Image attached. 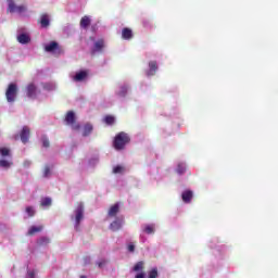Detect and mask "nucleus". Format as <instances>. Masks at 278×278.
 <instances>
[{"instance_id": "f257e3e1", "label": "nucleus", "mask_w": 278, "mask_h": 278, "mask_svg": "<svg viewBox=\"0 0 278 278\" xmlns=\"http://www.w3.org/2000/svg\"><path fill=\"white\" fill-rule=\"evenodd\" d=\"M71 219L74 220V229L75 231H79V226L81 225V222L84 220V204L79 203L76 208L74 210V213L71 216Z\"/></svg>"}, {"instance_id": "f03ea898", "label": "nucleus", "mask_w": 278, "mask_h": 278, "mask_svg": "<svg viewBox=\"0 0 278 278\" xmlns=\"http://www.w3.org/2000/svg\"><path fill=\"white\" fill-rule=\"evenodd\" d=\"M127 142H129V136L125 132H119L114 139L113 147L116 151H122Z\"/></svg>"}, {"instance_id": "7ed1b4c3", "label": "nucleus", "mask_w": 278, "mask_h": 278, "mask_svg": "<svg viewBox=\"0 0 278 278\" xmlns=\"http://www.w3.org/2000/svg\"><path fill=\"white\" fill-rule=\"evenodd\" d=\"M0 155L1 157H7L0 160V168H10V166H12V156L10 155V149L0 148Z\"/></svg>"}, {"instance_id": "20e7f679", "label": "nucleus", "mask_w": 278, "mask_h": 278, "mask_svg": "<svg viewBox=\"0 0 278 278\" xmlns=\"http://www.w3.org/2000/svg\"><path fill=\"white\" fill-rule=\"evenodd\" d=\"M17 94H18V86H16V84L14 83H11L5 91L8 103H14L16 101Z\"/></svg>"}, {"instance_id": "39448f33", "label": "nucleus", "mask_w": 278, "mask_h": 278, "mask_svg": "<svg viewBox=\"0 0 278 278\" xmlns=\"http://www.w3.org/2000/svg\"><path fill=\"white\" fill-rule=\"evenodd\" d=\"M9 7H8V12L11 14H14V12H17V14H23L27 10V7L25 5H16L14 0H8Z\"/></svg>"}, {"instance_id": "423d86ee", "label": "nucleus", "mask_w": 278, "mask_h": 278, "mask_svg": "<svg viewBox=\"0 0 278 278\" xmlns=\"http://www.w3.org/2000/svg\"><path fill=\"white\" fill-rule=\"evenodd\" d=\"M65 123L66 125H70L74 130L80 129L79 124L75 123V112L73 111L67 112L65 116Z\"/></svg>"}, {"instance_id": "0eeeda50", "label": "nucleus", "mask_w": 278, "mask_h": 278, "mask_svg": "<svg viewBox=\"0 0 278 278\" xmlns=\"http://www.w3.org/2000/svg\"><path fill=\"white\" fill-rule=\"evenodd\" d=\"M26 94L28 99H36L38 97V87H36V84L30 83L27 85Z\"/></svg>"}, {"instance_id": "6e6552de", "label": "nucleus", "mask_w": 278, "mask_h": 278, "mask_svg": "<svg viewBox=\"0 0 278 278\" xmlns=\"http://www.w3.org/2000/svg\"><path fill=\"white\" fill-rule=\"evenodd\" d=\"M125 223L123 216L115 217V219L110 224L111 231H118Z\"/></svg>"}, {"instance_id": "1a4fd4ad", "label": "nucleus", "mask_w": 278, "mask_h": 278, "mask_svg": "<svg viewBox=\"0 0 278 278\" xmlns=\"http://www.w3.org/2000/svg\"><path fill=\"white\" fill-rule=\"evenodd\" d=\"M118 212H121V204L115 203L113 206L110 207L109 213H108V220L110 218H118Z\"/></svg>"}, {"instance_id": "9d476101", "label": "nucleus", "mask_w": 278, "mask_h": 278, "mask_svg": "<svg viewBox=\"0 0 278 278\" xmlns=\"http://www.w3.org/2000/svg\"><path fill=\"white\" fill-rule=\"evenodd\" d=\"M38 23L40 24V27L42 29H47V27H49V25H51V18L49 17V14H47V13L41 14Z\"/></svg>"}, {"instance_id": "9b49d317", "label": "nucleus", "mask_w": 278, "mask_h": 278, "mask_svg": "<svg viewBox=\"0 0 278 278\" xmlns=\"http://www.w3.org/2000/svg\"><path fill=\"white\" fill-rule=\"evenodd\" d=\"M105 47V41L103 39H99L94 42L93 49L91 50L92 55L94 53H101Z\"/></svg>"}, {"instance_id": "f8f14e48", "label": "nucleus", "mask_w": 278, "mask_h": 278, "mask_svg": "<svg viewBox=\"0 0 278 278\" xmlns=\"http://www.w3.org/2000/svg\"><path fill=\"white\" fill-rule=\"evenodd\" d=\"M142 233H147L148 236H153L155 233V224H143L141 225Z\"/></svg>"}, {"instance_id": "ddd939ff", "label": "nucleus", "mask_w": 278, "mask_h": 278, "mask_svg": "<svg viewBox=\"0 0 278 278\" xmlns=\"http://www.w3.org/2000/svg\"><path fill=\"white\" fill-rule=\"evenodd\" d=\"M45 51H47V53H53V51H59L60 53L62 49H60V43H58V41H51L45 47Z\"/></svg>"}, {"instance_id": "4468645a", "label": "nucleus", "mask_w": 278, "mask_h": 278, "mask_svg": "<svg viewBox=\"0 0 278 278\" xmlns=\"http://www.w3.org/2000/svg\"><path fill=\"white\" fill-rule=\"evenodd\" d=\"M127 92H129V86L127 85H122L118 87V89L116 90V96L119 99H125V97H127Z\"/></svg>"}, {"instance_id": "2eb2a0df", "label": "nucleus", "mask_w": 278, "mask_h": 278, "mask_svg": "<svg viewBox=\"0 0 278 278\" xmlns=\"http://www.w3.org/2000/svg\"><path fill=\"white\" fill-rule=\"evenodd\" d=\"M20 138L23 142V144H27V142H29V127L24 126L21 134H20Z\"/></svg>"}, {"instance_id": "dca6fc26", "label": "nucleus", "mask_w": 278, "mask_h": 278, "mask_svg": "<svg viewBox=\"0 0 278 278\" xmlns=\"http://www.w3.org/2000/svg\"><path fill=\"white\" fill-rule=\"evenodd\" d=\"M17 42H20V45H29V42H31V37L25 33L20 34L17 36Z\"/></svg>"}, {"instance_id": "f3484780", "label": "nucleus", "mask_w": 278, "mask_h": 278, "mask_svg": "<svg viewBox=\"0 0 278 278\" xmlns=\"http://www.w3.org/2000/svg\"><path fill=\"white\" fill-rule=\"evenodd\" d=\"M122 38L123 40H131L134 38V31L130 28H123L122 29Z\"/></svg>"}, {"instance_id": "a211bd4d", "label": "nucleus", "mask_w": 278, "mask_h": 278, "mask_svg": "<svg viewBox=\"0 0 278 278\" xmlns=\"http://www.w3.org/2000/svg\"><path fill=\"white\" fill-rule=\"evenodd\" d=\"M42 88L47 92H53V91L58 90V85H55V83H53V81L43 83Z\"/></svg>"}, {"instance_id": "6ab92c4d", "label": "nucleus", "mask_w": 278, "mask_h": 278, "mask_svg": "<svg viewBox=\"0 0 278 278\" xmlns=\"http://www.w3.org/2000/svg\"><path fill=\"white\" fill-rule=\"evenodd\" d=\"M88 77V72L81 71L76 73V75L72 76L73 81H84Z\"/></svg>"}, {"instance_id": "aec40b11", "label": "nucleus", "mask_w": 278, "mask_h": 278, "mask_svg": "<svg viewBox=\"0 0 278 278\" xmlns=\"http://www.w3.org/2000/svg\"><path fill=\"white\" fill-rule=\"evenodd\" d=\"M90 23H91L90 17L85 15L80 20V27L83 29H88V27H90Z\"/></svg>"}, {"instance_id": "412c9836", "label": "nucleus", "mask_w": 278, "mask_h": 278, "mask_svg": "<svg viewBox=\"0 0 278 278\" xmlns=\"http://www.w3.org/2000/svg\"><path fill=\"white\" fill-rule=\"evenodd\" d=\"M181 197H182L184 203H190V201H192V191L186 190L182 192Z\"/></svg>"}, {"instance_id": "4be33fe9", "label": "nucleus", "mask_w": 278, "mask_h": 278, "mask_svg": "<svg viewBox=\"0 0 278 278\" xmlns=\"http://www.w3.org/2000/svg\"><path fill=\"white\" fill-rule=\"evenodd\" d=\"M42 231V226H31L28 229V236H34V233H40Z\"/></svg>"}, {"instance_id": "5701e85b", "label": "nucleus", "mask_w": 278, "mask_h": 278, "mask_svg": "<svg viewBox=\"0 0 278 278\" xmlns=\"http://www.w3.org/2000/svg\"><path fill=\"white\" fill-rule=\"evenodd\" d=\"M49 242H51L49 237H41L38 239L37 244H38V247H47V244H49Z\"/></svg>"}, {"instance_id": "b1692460", "label": "nucleus", "mask_w": 278, "mask_h": 278, "mask_svg": "<svg viewBox=\"0 0 278 278\" xmlns=\"http://www.w3.org/2000/svg\"><path fill=\"white\" fill-rule=\"evenodd\" d=\"M92 134V124H86L84 126L83 136H89Z\"/></svg>"}, {"instance_id": "393cba45", "label": "nucleus", "mask_w": 278, "mask_h": 278, "mask_svg": "<svg viewBox=\"0 0 278 278\" xmlns=\"http://www.w3.org/2000/svg\"><path fill=\"white\" fill-rule=\"evenodd\" d=\"M176 173L178 175H184V173H186V163H178L176 167Z\"/></svg>"}, {"instance_id": "a878e982", "label": "nucleus", "mask_w": 278, "mask_h": 278, "mask_svg": "<svg viewBox=\"0 0 278 278\" xmlns=\"http://www.w3.org/2000/svg\"><path fill=\"white\" fill-rule=\"evenodd\" d=\"M113 173L114 175H123L125 174V167H123L122 165H117L113 168Z\"/></svg>"}, {"instance_id": "bb28decb", "label": "nucleus", "mask_w": 278, "mask_h": 278, "mask_svg": "<svg viewBox=\"0 0 278 278\" xmlns=\"http://www.w3.org/2000/svg\"><path fill=\"white\" fill-rule=\"evenodd\" d=\"M142 268H144V263L138 262V263L132 267V270H134L135 273H140V270H142Z\"/></svg>"}, {"instance_id": "cd10ccee", "label": "nucleus", "mask_w": 278, "mask_h": 278, "mask_svg": "<svg viewBox=\"0 0 278 278\" xmlns=\"http://www.w3.org/2000/svg\"><path fill=\"white\" fill-rule=\"evenodd\" d=\"M26 214L28 217L35 216L36 215V208L34 206H27L26 207Z\"/></svg>"}, {"instance_id": "c85d7f7f", "label": "nucleus", "mask_w": 278, "mask_h": 278, "mask_svg": "<svg viewBox=\"0 0 278 278\" xmlns=\"http://www.w3.org/2000/svg\"><path fill=\"white\" fill-rule=\"evenodd\" d=\"M41 144L45 149H49V138L47 136L41 137Z\"/></svg>"}, {"instance_id": "c756f323", "label": "nucleus", "mask_w": 278, "mask_h": 278, "mask_svg": "<svg viewBox=\"0 0 278 278\" xmlns=\"http://www.w3.org/2000/svg\"><path fill=\"white\" fill-rule=\"evenodd\" d=\"M36 275H38V271L36 269H28L26 278H36Z\"/></svg>"}, {"instance_id": "7c9ffc66", "label": "nucleus", "mask_w": 278, "mask_h": 278, "mask_svg": "<svg viewBox=\"0 0 278 278\" xmlns=\"http://www.w3.org/2000/svg\"><path fill=\"white\" fill-rule=\"evenodd\" d=\"M41 205L42 207H49V205H51V198H43L41 200Z\"/></svg>"}, {"instance_id": "2f4dec72", "label": "nucleus", "mask_w": 278, "mask_h": 278, "mask_svg": "<svg viewBox=\"0 0 278 278\" xmlns=\"http://www.w3.org/2000/svg\"><path fill=\"white\" fill-rule=\"evenodd\" d=\"M104 123H106V125H114V116H112V115L105 116Z\"/></svg>"}, {"instance_id": "473e14b6", "label": "nucleus", "mask_w": 278, "mask_h": 278, "mask_svg": "<svg viewBox=\"0 0 278 278\" xmlns=\"http://www.w3.org/2000/svg\"><path fill=\"white\" fill-rule=\"evenodd\" d=\"M105 264H108V260H105V258H100L97 261V266L100 268H104Z\"/></svg>"}, {"instance_id": "72a5a7b5", "label": "nucleus", "mask_w": 278, "mask_h": 278, "mask_svg": "<svg viewBox=\"0 0 278 278\" xmlns=\"http://www.w3.org/2000/svg\"><path fill=\"white\" fill-rule=\"evenodd\" d=\"M149 68H150V71H157V62L156 61H150L149 62Z\"/></svg>"}, {"instance_id": "f704fd0d", "label": "nucleus", "mask_w": 278, "mask_h": 278, "mask_svg": "<svg viewBox=\"0 0 278 278\" xmlns=\"http://www.w3.org/2000/svg\"><path fill=\"white\" fill-rule=\"evenodd\" d=\"M43 177H51V167L49 165L45 167Z\"/></svg>"}, {"instance_id": "c9c22d12", "label": "nucleus", "mask_w": 278, "mask_h": 278, "mask_svg": "<svg viewBox=\"0 0 278 278\" xmlns=\"http://www.w3.org/2000/svg\"><path fill=\"white\" fill-rule=\"evenodd\" d=\"M127 251L128 253H134L136 251V244H134L132 242H129L127 244Z\"/></svg>"}, {"instance_id": "e433bc0d", "label": "nucleus", "mask_w": 278, "mask_h": 278, "mask_svg": "<svg viewBox=\"0 0 278 278\" xmlns=\"http://www.w3.org/2000/svg\"><path fill=\"white\" fill-rule=\"evenodd\" d=\"M99 164V157L94 156L89 160V166H97Z\"/></svg>"}, {"instance_id": "4c0bfd02", "label": "nucleus", "mask_w": 278, "mask_h": 278, "mask_svg": "<svg viewBox=\"0 0 278 278\" xmlns=\"http://www.w3.org/2000/svg\"><path fill=\"white\" fill-rule=\"evenodd\" d=\"M148 278H157V268L150 270Z\"/></svg>"}, {"instance_id": "58836bf2", "label": "nucleus", "mask_w": 278, "mask_h": 278, "mask_svg": "<svg viewBox=\"0 0 278 278\" xmlns=\"http://www.w3.org/2000/svg\"><path fill=\"white\" fill-rule=\"evenodd\" d=\"M139 240H140V242H142V244H144V242H147V236H144V232L141 231V233L139 236Z\"/></svg>"}, {"instance_id": "ea45409f", "label": "nucleus", "mask_w": 278, "mask_h": 278, "mask_svg": "<svg viewBox=\"0 0 278 278\" xmlns=\"http://www.w3.org/2000/svg\"><path fill=\"white\" fill-rule=\"evenodd\" d=\"M90 262H91L90 256H86V257L84 258V264H85V266H88V264H90Z\"/></svg>"}, {"instance_id": "a19ab883", "label": "nucleus", "mask_w": 278, "mask_h": 278, "mask_svg": "<svg viewBox=\"0 0 278 278\" xmlns=\"http://www.w3.org/2000/svg\"><path fill=\"white\" fill-rule=\"evenodd\" d=\"M147 275L144 273H139L135 276V278H146Z\"/></svg>"}, {"instance_id": "79ce46f5", "label": "nucleus", "mask_w": 278, "mask_h": 278, "mask_svg": "<svg viewBox=\"0 0 278 278\" xmlns=\"http://www.w3.org/2000/svg\"><path fill=\"white\" fill-rule=\"evenodd\" d=\"M147 77H152V75H155V72H153V71H149V72H147Z\"/></svg>"}, {"instance_id": "37998d69", "label": "nucleus", "mask_w": 278, "mask_h": 278, "mask_svg": "<svg viewBox=\"0 0 278 278\" xmlns=\"http://www.w3.org/2000/svg\"><path fill=\"white\" fill-rule=\"evenodd\" d=\"M24 166H25L26 168H28V166H31V162H30V161H25V162H24Z\"/></svg>"}, {"instance_id": "c03bdc74", "label": "nucleus", "mask_w": 278, "mask_h": 278, "mask_svg": "<svg viewBox=\"0 0 278 278\" xmlns=\"http://www.w3.org/2000/svg\"><path fill=\"white\" fill-rule=\"evenodd\" d=\"M80 278H87L86 276H80Z\"/></svg>"}, {"instance_id": "a18cd8bd", "label": "nucleus", "mask_w": 278, "mask_h": 278, "mask_svg": "<svg viewBox=\"0 0 278 278\" xmlns=\"http://www.w3.org/2000/svg\"><path fill=\"white\" fill-rule=\"evenodd\" d=\"M16 138H18V135L15 136V140H16Z\"/></svg>"}]
</instances>
